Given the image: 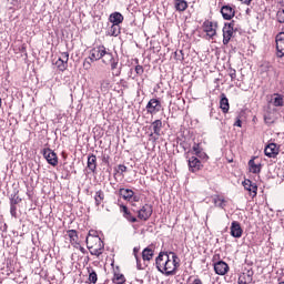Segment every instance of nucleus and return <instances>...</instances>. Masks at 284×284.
I'll use <instances>...</instances> for the list:
<instances>
[{
	"label": "nucleus",
	"mask_w": 284,
	"mask_h": 284,
	"mask_svg": "<svg viewBox=\"0 0 284 284\" xmlns=\"http://www.w3.org/2000/svg\"><path fill=\"white\" fill-rule=\"evenodd\" d=\"M92 61H101L104 65H111L113 77H121V69H119V58H114V54L105 48V45H97L90 51Z\"/></svg>",
	"instance_id": "nucleus-1"
},
{
	"label": "nucleus",
	"mask_w": 284,
	"mask_h": 284,
	"mask_svg": "<svg viewBox=\"0 0 284 284\" xmlns=\"http://www.w3.org/2000/svg\"><path fill=\"white\" fill-rule=\"evenodd\" d=\"M156 270L164 276H174L180 267L179 255L174 252H160L155 258Z\"/></svg>",
	"instance_id": "nucleus-2"
},
{
	"label": "nucleus",
	"mask_w": 284,
	"mask_h": 284,
	"mask_svg": "<svg viewBox=\"0 0 284 284\" xmlns=\"http://www.w3.org/2000/svg\"><path fill=\"white\" fill-rule=\"evenodd\" d=\"M84 241L92 256H101V254H103V248L105 247V245L99 236V232H97L95 230L89 231V234L85 235Z\"/></svg>",
	"instance_id": "nucleus-3"
},
{
	"label": "nucleus",
	"mask_w": 284,
	"mask_h": 284,
	"mask_svg": "<svg viewBox=\"0 0 284 284\" xmlns=\"http://www.w3.org/2000/svg\"><path fill=\"white\" fill-rule=\"evenodd\" d=\"M202 30L209 39H214V37H216V30H219V22L205 20L202 23Z\"/></svg>",
	"instance_id": "nucleus-4"
},
{
	"label": "nucleus",
	"mask_w": 284,
	"mask_h": 284,
	"mask_svg": "<svg viewBox=\"0 0 284 284\" xmlns=\"http://www.w3.org/2000/svg\"><path fill=\"white\" fill-rule=\"evenodd\" d=\"M222 32H223V45H227L230 41H232V37H234V21L224 23Z\"/></svg>",
	"instance_id": "nucleus-5"
},
{
	"label": "nucleus",
	"mask_w": 284,
	"mask_h": 284,
	"mask_svg": "<svg viewBox=\"0 0 284 284\" xmlns=\"http://www.w3.org/2000/svg\"><path fill=\"white\" fill-rule=\"evenodd\" d=\"M42 155L49 163V165H52L53 168H57V165H59V158L57 156V153L52 151L50 148L43 149Z\"/></svg>",
	"instance_id": "nucleus-6"
},
{
	"label": "nucleus",
	"mask_w": 284,
	"mask_h": 284,
	"mask_svg": "<svg viewBox=\"0 0 284 284\" xmlns=\"http://www.w3.org/2000/svg\"><path fill=\"white\" fill-rule=\"evenodd\" d=\"M153 212H154V209L152 204H144L138 211V219H140V221H150V216H152Z\"/></svg>",
	"instance_id": "nucleus-7"
},
{
	"label": "nucleus",
	"mask_w": 284,
	"mask_h": 284,
	"mask_svg": "<svg viewBox=\"0 0 284 284\" xmlns=\"http://www.w3.org/2000/svg\"><path fill=\"white\" fill-rule=\"evenodd\" d=\"M281 152V145L276 143H268L264 149V154L268 159H276Z\"/></svg>",
	"instance_id": "nucleus-8"
},
{
	"label": "nucleus",
	"mask_w": 284,
	"mask_h": 284,
	"mask_svg": "<svg viewBox=\"0 0 284 284\" xmlns=\"http://www.w3.org/2000/svg\"><path fill=\"white\" fill-rule=\"evenodd\" d=\"M242 185H243L244 190H246V192H248V194L252 199H255L256 194H258V185H256V183L252 182V180L245 179L242 182Z\"/></svg>",
	"instance_id": "nucleus-9"
},
{
	"label": "nucleus",
	"mask_w": 284,
	"mask_h": 284,
	"mask_svg": "<svg viewBox=\"0 0 284 284\" xmlns=\"http://www.w3.org/2000/svg\"><path fill=\"white\" fill-rule=\"evenodd\" d=\"M119 194L124 201L133 203H139L140 201V197L138 195H134V191H132L131 189H120Z\"/></svg>",
	"instance_id": "nucleus-10"
},
{
	"label": "nucleus",
	"mask_w": 284,
	"mask_h": 284,
	"mask_svg": "<svg viewBox=\"0 0 284 284\" xmlns=\"http://www.w3.org/2000/svg\"><path fill=\"white\" fill-rule=\"evenodd\" d=\"M162 109H163V105L161 104V100L159 99L153 98L146 104L148 114H156Z\"/></svg>",
	"instance_id": "nucleus-11"
},
{
	"label": "nucleus",
	"mask_w": 284,
	"mask_h": 284,
	"mask_svg": "<svg viewBox=\"0 0 284 284\" xmlns=\"http://www.w3.org/2000/svg\"><path fill=\"white\" fill-rule=\"evenodd\" d=\"M252 281H254V271L244 268L239 276L237 284H250Z\"/></svg>",
	"instance_id": "nucleus-12"
},
{
	"label": "nucleus",
	"mask_w": 284,
	"mask_h": 284,
	"mask_svg": "<svg viewBox=\"0 0 284 284\" xmlns=\"http://www.w3.org/2000/svg\"><path fill=\"white\" fill-rule=\"evenodd\" d=\"M221 14L225 21H232L236 14L234 7L226 4L221 8Z\"/></svg>",
	"instance_id": "nucleus-13"
},
{
	"label": "nucleus",
	"mask_w": 284,
	"mask_h": 284,
	"mask_svg": "<svg viewBox=\"0 0 284 284\" xmlns=\"http://www.w3.org/2000/svg\"><path fill=\"white\" fill-rule=\"evenodd\" d=\"M187 163L190 172L193 173L201 171V169L203 168V163H201V160H199V158L196 156H191Z\"/></svg>",
	"instance_id": "nucleus-14"
},
{
	"label": "nucleus",
	"mask_w": 284,
	"mask_h": 284,
	"mask_svg": "<svg viewBox=\"0 0 284 284\" xmlns=\"http://www.w3.org/2000/svg\"><path fill=\"white\" fill-rule=\"evenodd\" d=\"M214 272L219 276H225V274L230 272V265L223 261H219L214 264Z\"/></svg>",
	"instance_id": "nucleus-15"
},
{
	"label": "nucleus",
	"mask_w": 284,
	"mask_h": 284,
	"mask_svg": "<svg viewBox=\"0 0 284 284\" xmlns=\"http://www.w3.org/2000/svg\"><path fill=\"white\" fill-rule=\"evenodd\" d=\"M276 50H277V57L281 59L284 57V32H280L276 38Z\"/></svg>",
	"instance_id": "nucleus-16"
},
{
	"label": "nucleus",
	"mask_w": 284,
	"mask_h": 284,
	"mask_svg": "<svg viewBox=\"0 0 284 284\" xmlns=\"http://www.w3.org/2000/svg\"><path fill=\"white\" fill-rule=\"evenodd\" d=\"M231 236H233V239H241V236H243V227H241V223L237 221L231 223Z\"/></svg>",
	"instance_id": "nucleus-17"
},
{
	"label": "nucleus",
	"mask_w": 284,
	"mask_h": 284,
	"mask_svg": "<svg viewBox=\"0 0 284 284\" xmlns=\"http://www.w3.org/2000/svg\"><path fill=\"white\" fill-rule=\"evenodd\" d=\"M261 170H263V164H261V162L256 163V158L248 161V172L252 174H261Z\"/></svg>",
	"instance_id": "nucleus-18"
},
{
	"label": "nucleus",
	"mask_w": 284,
	"mask_h": 284,
	"mask_svg": "<svg viewBox=\"0 0 284 284\" xmlns=\"http://www.w3.org/2000/svg\"><path fill=\"white\" fill-rule=\"evenodd\" d=\"M120 212L122 214V216H124V219H126V221H129V223H136V216L132 215V212H130V209H128V206L121 204L120 205Z\"/></svg>",
	"instance_id": "nucleus-19"
},
{
	"label": "nucleus",
	"mask_w": 284,
	"mask_h": 284,
	"mask_svg": "<svg viewBox=\"0 0 284 284\" xmlns=\"http://www.w3.org/2000/svg\"><path fill=\"white\" fill-rule=\"evenodd\" d=\"M112 283H114V284H124L125 283V275H123V273H121V268L119 266L113 268Z\"/></svg>",
	"instance_id": "nucleus-20"
},
{
	"label": "nucleus",
	"mask_w": 284,
	"mask_h": 284,
	"mask_svg": "<svg viewBox=\"0 0 284 284\" xmlns=\"http://www.w3.org/2000/svg\"><path fill=\"white\" fill-rule=\"evenodd\" d=\"M154 258V247L148 246L142 251V260L145 265Z\"/></svg>",
	"instance_id": "nucleus-21"
},
{
	"label": "nucleus",
	"mask_w": 284,
	"mask_h": 284,
	"mask_svg": "<svg viewBox=\"0 0 284 284\" xmlns=\"http://www.w3.org/2000/svg\"><path fill=\"white\" fill-rule=\"evenodd\" d=\"M151 128L153 129V133L150 134V136H161V130H163V121L155 120L151 123Z\"/></svg>",
	"instance_id": "nucleus-22"
},
{
	"label": "nucleus",
	"mask_w": 284,
	"mask_h": 284,
	"mask_svg": "<svg viewBox=\"0 0 284 284\" xmlns=\"http://www.w3.org/2000/svg\"><path fill=\"white\" fill-rule=\"evenodd\" d=\"M220 97V108L223 114H227V112H230V100L227 99V95H225V93H221Z\"/></svg>",
	"instance_id": "nucleus-23"
},
{
	"label": "nucleus",
	"mask_w": 284,
	"mask_h": 284,
	"mask_svg": "<svg viewBox=\"0 0 284 284\" xmlns=\"http://www.w3.org/2000/svg\"><path fill=\"white\" fill-rule=\"evenodd\" d=\"M83 281H85V275H83L81 265L75 266V271H73V283H83Z\"/></svg>",
	"instance_id": "nucleus-24"
},
{
	"label": "nucleus",
	"mask_w": 284,
	"mask_h": 284,
	"mask_svg": "<svg viewBox=\"0 0 284 284\" xmlns=\"http://www.w3.org/2000/svg\"><path fill=\"white\" fill-rule=\"evenodd\" d=\"M83 243H85V234H80L79 242L73 244V251L81 252V254H85V247H83Z\"/></svg>",
	"instance_id": "nucleus-25"
},
{
	"label": "nucleus",
	"mask_w": 284,
	"mask_h": 284,
	"mask_svg": "<svg viewBox=\"0 0 284 284\" xmlns=\"http://www.w3.org/2000/svg\"><path fill=\"white\" fill-rule=\"evenodd\" d=\"M123 14H121V12H113L109 17L110 23H113L115 26H121V23H123Z\"/></svg>",
	"instance_id": "nucleus-26"
},
{
	"label": "nucleus",
	"mask_w": 284,
	"mask_h": 284,
	"mask_svg": "<svg viewBox=\"0 0 284 284\" xmlns=\"http://www.w3.org/2000/svg\"><path fill=\"white\" fill-rule=\"evenodd\" d=\"M192 150L195 156H197L199 159L207 158V153L203 151V146H201V143H194Z\"/></svg>",
	"instance_id": "nucleus-27"
},
{
	"label": "nucleus",
	"mask_w": 284,
	"mask_h": 284,
	"mask_svg": "<svg viewBox=\"0 0 284 284\" xmlns=\"http://www.w3.org/2000/svg\"><path fill=\"white\" fill-rule=\"evenodd\" d=\"M103 201H105V193L103 192V190L97 191L94 194L95 206L99 207L103 203Z\"/></svg>",
	"instance_id": "nucleus-28"
},
{
	"label": "nucleus",
	"mask_w": 284,
	"mask_h": 284,
	"mask_svg": "<svg viewBox=\"0 0 284 284\" xmlns=\"http://www.w3.org/2000/svg\"><path fill=\"white\" fill-rule=\"evenodd\" d=\"M174 8L178 12H185L187 10V1L174 0Z\"/></svg>",
	"instance_id": "nucleus-29"
},
{
	"label": "nucleus",
	"mask_w": 284,
	"mask_h": 284,
	"mask_svg": "<svg viewBox=\"0 0 284 284\" xmlns=\"http://www.w3.org/2000/svg\"><path fill=\"white\" fill-rule=\"evenodd\" d=\"M213 203H214L215 207H221V210H223L225 207L226 201L223 195H214Z\"/></svg>",
	"instance_id": "nucleus-30"
},
{
	"label": "nucleus",
	"mask_w": 284,
	"mask_h": 284,
	"mask_svg": "<svg viewBox=\"0 0 284 284\" xmlns=\"http://www.w3.org/2000/svg\"><path fill=\"white\" fill-rule=\"evenodd\" d=\"M88 270V281L89 284H97V281H99V275L97 274V271L93 268H87Z\"/></svg>",
	"instance_id": "nucleus-31"
},
{
	"label": "nucleus",
	"mask_w": 284,
	"mask_h": 284,
	"mask_svg": "<svg viewBox=\"0 0 284 284\" xmlns=\"http://www.w3.org/2000/svg\"><path fill=\"white\" fill-rule=\"evenodd\" d=\"M88 168L90 172H97V155L91 154L88 156Z\"/></svg>",
	"instance_id": "nucleus-32"
},
{
	"label": "nucleus",
	"mask_w": 284,
	"mask_h": 284,
	"mask_svg": "<svg viewBox=\"0 0 284 284\" xmlns=\"http://www.w3.org/2000/svg\"><path fill=\"white\" fill-rule=\"evenodd\" d=\"M55 65L61 72H63L68 68V53H64V60L60 58L55 62Z\"/></svg>",
	"instance_id": "nucleus-33"
},
{
	"label": "nucleus",
	"mask_w": 284,
	"mask_h": 284,
	"mask_svg": "<svg viewBox=\"0 0 284 284\" xmlns=\"http://www.w3.org/2000/svg\"><path fill=\"white\" fill-rule=\"evenodd\" d=\"M21 203V197H19V190L14 189L13 193L10 195V205H19Z\"/></svg>",
	"instance_id": "nucleus-34"
},
{
	"label": "nucleus",
	"mask_w": 284,
	"mask_h": 284,
	"mask_svg": "<svg viewBox=\"0 0 284 284\" xmlns=\"http://www.w3.org/2000/svg\"><path fill=\"white\" fill-rule=\"evenodd\" d=\"M273 97H275V98L273 99V105H274L275 108H283V105H284L283 95L280 94V93H274Z\"/></svg>",
	"instance_id": "nucleus-35"
},
{
	"label": "nucleus",
	"mask_w": 284,
	"mask_h": 284,
	"mask_svg": "<svg viewBox=\"0 0 284 284\" xmlns=\"http://www.w3.org/2000/svg\"><path fill=\"white\" fill-rule=\"evenodd\" d=\"M264 122L266 123V125H272L274 123H276V118L274 116V113L268 111L264 114Z\"/></svg>",
	"instance_id": "nucleus-36"
},
{
	"label": "nucleus",
	"mask_w": 284,
	"mask_h": 284,
	"mask_svg": "<svg viewBox=\"0 0 284 284\" xmlns=\"http://www.w3.org/2000/svg\"><path fill=\"white\" fill-rule=\"evenodd\" d=\"M138 252H139V250L136 247L133 248V254L136 260V267H138V270H145V267H148V264L141 263V257H139Z\"/></svg>",
	"instance_id": "nucleus-37"
},
{
	"label": "nucleus",
	"mask_w": 284,
	"mask_h": 284,
	"mask_svg": "<svg viewBox=\"0 0 284 284\" xmlns=\"http://www.w3.org/2000/svg\"><path fill=\"white\" fill-rule=\"evenodd\" d=\"M110 79H103L100 81V89L102 92H108L110 90Z\"/></svg>",
	"instance_id": "nucleus-38"
},
{
	"label": "nucleus",
	"mask_w": 284,
	"mask_h": 284,
	"mask_svg": "<svg viewBox=\"0 0 284 284\" xmlns=\"http://www.w3.org/2000/svg\"><path fill=\"white\" fill-rule=\"evenodd\" d=\"M110 32L111 37H119V34H121V28H119V24H112Z\"/></svg>",
	"instance_id": "nucleus-39"
},
{
	"label": "nucleus",
	"mask_w": 284,
	"mask_h": 284,
	"mask_svg": "<svg viewBox=\"0 0 284 284\" xmlns=\"http://www.w3.org/2000/svg\"><path fill=\"white\" fill-rule=\"evenodd\" d=\"M276 20L278 23H284V9H278L276 13Z\"/></svg>",
	"instance_id": "nucleus-40"
},
{
	"label": "nucleus",
	"mask_w": 284,
	"mask_h": 284,
	"mask_svg": "<svg viewBox=\"0 0 284 284\" xmlns=\"http://www.w3.org/2000/svg\"><path fill=\"white\" fill-rule=\"evenodd\" d=\"M81 234H83V233H79V232L72 230V241H74V243H79V241L81 240Z\"/></svg>",
	"instance_id": "nucleus-41"
},
{
	"label": "nucleus",
	"mask_w": 284,
	"mask_h": 284,
	"mask_svg": "<svg viewBox=\"0 0 284 284\" xmlns=\"http://www.w3.org/2000/svg\"><path fill=\"white\" fill-rule=\"evenodd\" d=\"M143 72H145V69H143V65H141V64L135 65V73L139 77H143Z\"/></svg>",
	"instance_id": "nucleus-42"
},
{
	"label": "nucleus",
	"mask_w": 284,
	"mask_h": 284,
	"mask_svg": "<svg viewBox=\"0 0 284 284\" xmlns=\"http://www.w3.org/2000/svg\"><path fill=\"white\" fill-rule=\"evenodd\" d=\"M227 72H229V77H231V81H236V69L230 68Z\"/></svg>",
	"instance_id": "nucleus-43"
},
{
	"label": "nucleus",
	"mask_w": 284,
	"mask_h": 284,
	"mask_svg": "<svg viewBox=\"0 0 284 284\" xmlns=\"http://www.w3.org/2000/svg\"><path fill=\"white\" fill-rule=\"evenodd\" d=\"M262 68H263L264 72H270V70L274 69V67H272V63H270V62H264L262 64Z\"/></svg>",
	"instance_id": "nucleus-44"
},
{
	"label": "nucleus",
	"mask_w": 284,
	"mask_h": 284,
	"mask_svg": "<svg viewBox=\"0 0 284 284\" xmlns=\"http://www.w3.org/2000/svg\"><path fill=\"white\" fill-rule=\"evenodd\" d=\"M10 214L13 216V219H17V205L10 204Z\"/></svg>",
	"instance_id": "nucleus-45"
},
{
	"label": "nucleus",
	"mask_w": 284,
	"mask_h": 284,
	"mask_svg": "<svg viewBox=\"0 0 284 284\" xmlns=\"http://www.w3.org/2000/svg\"><path fill=\"white\" fill-rule=\"evenodd\" d=\"M64 239L65 241H69V243H72V230L67 231Z\"/></svg>",
	"instance_id": "nucleus-46"
},
{
	"label": "nucleus",
	"mask_w": 284,
	"mask_h": 284,
	"mask_svg": "<svg viewBox=\"0 0 284 284\" xmlns=\"http://www.w3.org/2000/svg\"><path fill=\"white\" fill-rule=\"evenodd\" d=\"M175 57H178L179 61H183V50L175 51Z\"/></svg>",
	"instance_id": "nucleus-47"
},
{
	"label": "nucleus",
	"mask_w": 284,
	"mask_h": 284,
	"mask_svg": "<svg viewBox=\"0 0 284 284\" xmlns=\"http://www.w3.org/2000/svg\"><path fill=\"white\" fill-rule=\"evenodd\" d=\"M119 171L123 174V172H128V166H125V164H120L118 166Z\"/></svg>",
	"instance_id": "nucleus-48"
},
{
	"label": "nucleus",
	"mask_w": 284,
	"mask_h": 284,
	"mask_svg": "<svg viewBox=\"0 0 284 284\" xmlns=\"http://www.w3.org/2000/svg\"><path fill=\"white\" fill-rule=\"evenodd\" d=\"M241 3H244V6H250L252 3V0H239Z\"/></svg>",
	"instance_id": "nucleus-49"
},
{
	"label": "nucleus",
	"mask_w": 284,
	"mask_h": 284,
	"mask_svg": "<svg viewBox=\"0 0 284 284\" xmlns=\"http://www.w3.org/2000/svg\"><path fill=\"white\" fill-rule=\"evenodd\" d=\"M234 125H235L236 128H242L243 122H242L241 120H236V122L234 123Z\"/></svg>",
	"instance_id": "nucleus-50"
},
{
	"label": "nucleus",
	"mask_w": 284,
	"mask_h": 284,
	"mask_svg": "<svg viewBox=\"0 0 284 284\" xmlns=\"http://www.w3.org/2000/svg\"><path fill=\"white\" fill-rule=\"evenodd\" d=\"M21 0H11V6H19Z\"/></svg>",
	"instance_id": "nucleus-51"
},
{
	"label": "nucleus",
	"mask_w": 284,
	"mask_h": 284,
	"mask_svg": "<svg viewBox=\"0 0 284 284\" xmlns=\"http://www.w3.org/2000/svg\"><path fill=\"white\" fill-rule=\"evenodd\" d=\"M192 284H203V281L199 277H196Z\"/></svg>",
	"instance_id": "nucleus-52"
},
{
	"label": "nucleus",
	"mask_w": 284,
	"mask_h": 284,
	"mask_svg": "<svg viewBox=\"0 0 284 284\" xmlns=\"http://www.w3.org/2000/svg\"><path fill=\"white\" fill-rule=\"evenodd\" d=\"M20 52H26V45L24 44L21 47Z\"/></svg>",
	"instance_id": "nucleus-53"
},
{
	"label": "nucleus",
	"mask_w": 284,
	"mask_h": 284,
	"mask_svg": "<svg viewBox=\"0 0 284 284\" xmlns=\"http://www.w3.org/2000/svg\"><path fill=\"white\" fill-rule=\"evenodd\" d=\"M1 104H2V100H1V98H0V108H1Z\"/></svg>",
	"instance_id": "nucleus-54"
}]
</instances>
